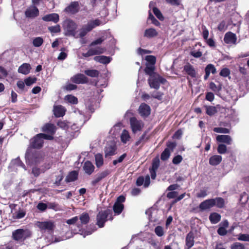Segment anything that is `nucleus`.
Here are the masks:
<instances>
[{
	"label": "nucleus",
	"instance_id": "1",
	"mask_svg": "<svg viewBox=\"0 0 249 249\" xmlns=\"http://www.w3.org/2000/svg\"><path fill=\"white\" fill-rule=\"evenodd\" d=\"M106 23L105 19H95L90 20L87 24L84 25L79 30V36L80 37H83L85 36L88 33L91 31L93 29L101 25Z\"/></svg>",
	"mask_w": 249,
	"mask_h": 249
},
{
	"label": "nucleus",
	"instance_id": "2",
	"mask_svg": "<svg viewBox=\"0 0 249 249\" xmlns=\"http://www.w3.org/2000/svg\"><path fill=\"white\" fill-rule=\"evenodd\" d=\"M64 34L67 36H72L75 37H79V34L76 36L75 30L77 28V24L72 20L67 19L63 23Z\"/></svg>",
	"mask_w": 249,
	"mask_h": 249
},
{
	"label": "nucleus",
	"instance_id": "3",
	"mask_svg": "<svg viewBox=\"0 0 249 249\" xmlns=\"http://www.w3.org/2000/svg\"><path fill=\"white\" fill-rule=\"evenodd\" d=\"M53 136L47 134L40 133L36 135L30 141V145L35 148H41L44 143V140H53Z\"/></svg>",
	"mask_w": 249,
	"mask_h": 249
},
{
	"label": "nucleus",
	"instance_id": "4",
	"mask_svg": "<svg viewBox=\"0 0 249 249\" xmlns=\"http://www.w3.org/2000/svg\"><path fill=\"white\" fill-rule=\"evenodd\" d=\"M112 220V212L110 210H107L104 211L100 212L96 217L97 225L99 228H102L104 226L105 222L107 220Z\"/></svg>",
	"mask_w": 249,
	"mask_h": 249
},
{
	"label": "nucleus",
	"instance_id": "5",
	"mask_svg": "<svg viewBox=\"0 0 249 249\" xmlns=\"http://www.w3.org/2000/svg\"><path fill=\"white\" fill-rule=\"evenodd\" d=\"M35 225L42 233H51L55 227L54 222L52 221H37Z\"/></svg>",
	"mask_w": 249,
	"mask_h": 249
},
{
	"label": "nucleus",
	"instance_id": "6",
	"mask_svg": "<svg viewBox=\"0 0 249 249\" xmlns=\"http://www.w3.org/2000/svg\"><path fill=\"white\" fill-rule=\"evenodd\" d=\"M166 80L158 74L152 76L148 79V83L150 88L156 89H159L160 84H164Z\"/></svg>",
	"mask_w": 249,
	"mask_h": 249
},
{
	"label": "nucleus",
	"instance_id": "7",
	"mask_svg": "<svg viewBox=\"0 0 249 249\" xmlns=\"http://www.w3.org/2000/svg\"><path fill=\"white\" fill-rule=\"evenodd\" d=\"M26 163L29 164H37L41 159L39 154L36 153H31V149L28 148L25 154Z\"/></svg>",
	"mask_w": 249,
	"mask_h": 249
},
{
	"label": "nucleus",
	"instance_id": "8",
	"mask_svg": "<svg viewBox=\"0 0 249 249\" xmlns=\"http://www.w3.org/2000/svg\"><path fill=\"white\" fill-rule=\"evenodd\" d=\"M130 124L132 131L134 133L141 131L144 126V124L141 120H138L135 117L130 118Z\"/></svg>",
	"mask_w": 249,
	"mask_h": 249
},
{
	"label": "nucleus",
	"instance_id": "9",
	"mask_svg": "<svg viewBox=\"0 0 249 249\" xmlns=\"http://www.w3.org/2000/svg\"><path fill=\"white\" fill-rule=\"evenodd\" d=\"M176 146V143L174 142H168L167 143V147L162 152L161 154V159L162 160H167L170 157L171 153L173 151Z\"/></svg>",
	"mask_w": 249,
	"mask_h": 249
},
{
	"label": "nucleus",
	"instance_id": "10",
	"mask_svg": "<svg viewBox=\"0 0 249 249\" xmlns=\"http://www.w3.org/2000/svg\"><path fill=\"white\" fill-rule=\"evenodd\" d=\"M227 110L231 111V110L229 108H225L219 105H217L216 107L209 106L206 107V113L210 116L214 115L218 111L224 112L227 111Z\"/></svg>",
	"mask_w": 249,
	"mask_h": 249
},
{
	"label": "nucleus",
	"instance_id": "11",
	"mask_svg": "<svg viewBox=\"0 0 249 249\" xmlns=\"http://www.w3.org/2000/svg\"><path fill=\"white\" fill-rule=\"evenodd\" d=\"M105 50L100 47H91L86 53L82 54L83 56L85 57H88L94 55L101 54L105 52Z\"/></svg>",
	"mask_w": 249,
	"mask_h": 249
},
{
	"label": "nucleus",
	"instance_id": "12",
	"mask_svg": "<svg viewBox=\"0 0 249 249\" xmlns=\"http://www.w3.org/2000/svg\"><path fill=\"white\" fill-rule=\"evenodd\" d=\"M27 18H34L39 15L38 8L35 5H31L28 7L25 12Z\"/></svg>",
	"mask_w": 249,
	"mask_h": 249
},
{
	"label": "nucleus",
	"instance_id": "13",
	"mask_svg": "<svg viewBox=\"0 0 249 249\" xmlns=\"http://www.w3.org/2000/svg\"><path fill=\"white\" fill-rule=\"evenodd\" d=\"M28 231L23 229H18L13 233V237L16 240H19L26 237Z\"/></svg>",
	"mask_w": 249,
	"mask_h": 249
},
{
	"label": "nucleus",
	"instance_id": "14",
	"mask_svg": "<svg viewBox=\"0 0 249 249\" xmlns=\"http://www.w3.org/2000/svg\"><path fill=\"white\" fill-rule=\"evenodd\" d=\"M71 81L76 84H84L88 82V78L83 74H77L71 78Z\"/></svg>",
	"mask_w": 249,
	"mask_h": 249
},
{
	"label": "nucleus",
	"instance_id": "15",
	"mask_svg": "<svg viewBox=\"0 0 249 249\" xmlns=\"http://www.w3.org/2000/svg\"><path fill=\"white\" fill-rule=\"evenodd\" d=\"M150 107L145 103L141 105L139 108V112L142 116L147 117L150 114Z\"/></svg>",
	"mask_w": 249,
	"mask_h": 249
},
{
	"label": "nucleus",
	"instance_id": "16",
	"mask_svg": "<svg viewBox=\"0 0 249 249\" xmlns=\"http://www.w3.org/2000/svg\"><path fill=\"white\" fill-rule=\"evenodd\" d=\"M109 174V171L107 170L101 172L97 174L95 177L94 179L92 181L91 184L93 185H95L98 182L101 181L102 179L106 177Z\"/></svg>",
	"mask_w": 249,
	"mask_h": 249
},
{
	"label": "nucleus",
	"instance_id": "17",
	"mask_svg": "<svg viewBox=\"0 0 249 249\" xmlns=\"http://www.w3.org/2000/svg\"><path fill=\"white\" fill-rule=\"evenodd\" d=\"M236 39L235 34L231 32L227 33L224 38V40L227 44H235Z\"/></svg>",
	"mask_w": 249,
	"mask_h": 249
},
{
	"label": "nucleus",
	"instance_id": "18",
	"mask_svg": "<svg viewBox=\"0 0 249 249\" xmlns=\"http://www.w3.org/2000/svg\"><path fill=\"white\" fill-rule=\"evenodd\" d=\"M216 141L221 143H225L227 144L230 145L232 142V139L229 135H219L216 137Z\"/></svg>",
	"mask_w": 249,
	"mask_h": 249
},
{
	"label": "nucleus",
	"instance_id": "19",
	"mask_svg": "<svg viewBox=\"0 0 249 249\" xmlns=\"http://www.w3.org/2000/svg\"><path fill=\"white\" fill-rule=\"evenodd\" d=\"M53 113L56 117H60L63 116L66 111L64 107L61 105L54 106Z\"/></svg>",
	"mask_w": 249,
	"mask_h": 249
},
{
	"label": "nucleus",
	"instance_id": "20",
	"mask_svg": "<svg viewBox=\"0 0 249 249\" xmlns=\"http://www.w3.org/2000/svg\"><path fill=\"white\" fill-rule=\"evenodd\" d=\"M45 21H53L57 23L59 21V16L57 14L53 13L44 16L42 18Z\"/></svg>",
	"mask_w": 249,
	"mask_h": 249
},
{
	"label": "nucleus",
	"instance_id": "21",
	"mask_svg": "<svg viewBox=\"0 0 249 249\" xmlns=\"http://www.w3.org/2000/svg\"><path fill=\"white\" fill-rule=\"evenodd\" d=\"M213 202V199H207L200 204L199 208L201 210L209 209L214 206Z\"/></svg>",
	"mask_w": 249,
	"mask_h": 249
},
{
	"label": "nucleus",
	"instance_id": "22",
	"mask_svg": "<svg viewBox=\"0 0 249 249\" xmlns=\"http://www.w3.org/2000/svg\"><path fill=\"white\" fill-rule=\"evenodd\" d=\"M184 71L191 77L196 76V71L194 67L190 64H187L184 66Z\"/></svg>",
	"mask_w": 249,
	"mask_h": 249
},
{
	"label": "nucleus",
	"instance_id": "23",
	"mask_svg": "<svg viewBox=\"0 0 249 249\" xmlns=\"http://www.w3.org/2000/svg\"><path fill=\"white\" fill-rule=\"evenodd\" d=\"M94 169V166L90 161H86L84 163L83 169L86 174L88 175L91 174L93 172Z\"/></svg>",
	"mask_w": 249,
	"mask_h": 249
},
{
	"label": "nucleus",
	"instance_id": "24",
	"mask_svg": "<svg viewBox=\"0 0 249 249\" xmlns=\"http://www.w3.org/2000/svg\"><path fill=\"white\" fill-rule=\"evenodd\" d=\"M194 244V235L193 232H190L186 237V246L187 249H190Z\"/></svg>",
	"mask_w": 249,
	"mask_h": 249
},
{
	"label": "nucleus",
	"instance_id": "25",
	"mask_svg": "<svg viewBox=\"0 0 249 249\" xmlns=\"http://www.w3.org/2000/svg\"><path fill=\"white\" fill-rule=\"evenodd\" d=\"M42 130L44 132H48L50 134V135L53 136L56 131V127L53 124H46L43 127Z\"/></svg>",
	"mask_w": 249,
	"mask_h": 249
},
{
	"label": "nucleus",
	"instance_id": "26",
	"mask_svg": "<svg viewBox=\"0 0 249 249\" xmlns=\"http://www.w3.org/2000/svg\"><path fill=\"white\" fill-rule=\"evenodd\" d=\"M158 32L154 28H151L145 30L144 36L147 38H153L158 36Z\"/></svg>",
	"mask_w": 249,
	"mask_h": 249
},
{
	"label": "nucleus",
	"instance_id": "27",
	"mask_svg": "<svg viewBox=\"0 0 249 249\" xmlns=\"http://www.w3.org/2000/svg\"><path fill=\"white\" fill-rule=\"evenodd\" d=\"M79 9V3L78 2H73L66 8V10L71 13L74 14L78 12Z\"/></svg>",
	"mask_w": 249,
	"mask_h": 249
},
{
	"label": "nucleus",
	"instance_id": "28",
	"mask_svg": "<svg viewBox=\"0 0 249 249\" xmlns=\"http://www.w3.org/2000/svg\"><path fill=\"white\" fill-rule=\"evenodd\" d=\"M149 7L150 8H152L153 12L158 18L160 20H163L164 19V17L158 8L155 7L154 2H151L149 4Z\"/></svg>",
	"mask_w": 249,
	"mask_h": 249
},
{
	"label": "nucleus",
	"instance_id": "29",
	"mask_svg": "<svg viewBox=\"0 0 249 249\" xmlns=\"http://www.w3.org/2000/svg\"><path fill=\"white\" fill-rule=\"evenodd\" d=\"M222 157L220 155H213L209 159V163L213 166L219 164L222 160Z\"/></svg>",
	"mask_w": 249,
	"mask_h": 249
},
{
	"label": "nucleus",
	"instance_id": "30",
	"mask_svg": "<svg viewBox=\"0 0 249 249\" xmlns=\"http://www.w3.org/2000/svg\"><path fill=\"white\" fill-rule=\"evenodd\" d=\"M105 156L107 157L108 156H111L114 155L116 154V147L114 145H107L106 147L105 148Z\"/></svg>",
	"mask_w": 249,
	"mask_h": 249
},
{
	"label": "nucleus",
	"instance_id": "31",
	"mask_svg": "<svg viewBox=\"0 0 249 249\" xmlns=\"http://www.w3.org/2000/svg\"><path fill=\"white\" fill-rule=\"evenodd\" d=\"M121 140L124 144H126L131 139L130 136L128 131L125 129L123 130L121 135Z\"/></svg>",
	"mask_w": 249,
	"mask_h": 249
},
{
	"label": "nucleus",
	"instance_id": "32",
	"mask_svg": "<svg viewBox=\"0 0 249 249\" xmlns=\"http://www.w3.org/2000/svg\"><path fill=\"white\" fill-rule=\"evenodd\" d=\"M94 59L97 62L105 64L109 63L111 61V58L109 57L104 55L95 56Z\"/></svg>",
	"mask_w": 249,
	"mask_h": 249
},
{
	"label": "nucleus",
	"instance_id": "33",
	"mask_svg": "<svg viewBox=\"0 0 249 249\" xmlns=\"http://www.w3.org/2000/svg\"><path fill=\"white\" fill-rule=\"evenodd\" d=\"M30 69L31 67L29 64L24 63L19 67L18 71L19 73L27 74L29 73Z\"/></svg>",
	"mask_w": 249,
	"mask_h": 249
},
{
	"label": "nucleus",
	"instance_id": "34",
	"mask_svg": "<svg viewBox=\"0 0 249 249\" xmlns=\"http://www.w3.org/2000/svg\"><path fill=\"white\" fill-rule=\"evenodd\" d=\"M95 164L97 167H101L104 164V159L102 155L97 154L95 155Z\"/></svg>",
	"mask_w": 249,
	"mask_h": 249
},
{
	"label": "nucleus",
	"instance_id": "35",
	"mask_svg": "<svg viewBox=\"0 0 249 249\" xmlns=\"http://www.w3.org/2000/svg\"><path fill=\"white\" fill-rule=\"evenodd\" d=\"M154 66L146 64L144 71L146 74L149 75V77H151L152 76L157 74V73L154 72Z\"/></svg>",
	"mask_w": 249,
	"mask_h": 249
},
{
	"label": "nucleus",
	"instance_id": "36",
	"mask_svg": "<svg viewBox=\"0 0 249 249\" xmlns=\"http://www.w3.org/2000/svg\"><path fill=\"white\" fill-rule=\"evenodd\" d=\"M220 219V215L216 213H212L209 216V219L213 224L218 223Z\"/></svg>",
	"mask_w": 249,
	"mask_h": 249
},
{
	"label": "nucleus",
	"instance_id": "37",
	"mask_svg": "<svg viewBox=\"0 0 249 249\" xmlns=\"http://www.w3.org/2000/svg\"><path fill=\"white\" fill-rule=\"evenodd\" d=\"M214 203V206H216L218 208H222L224 206V200L221 197H216L213 199Z\"/></svg>",
	"mask_w": 249,
	"mask_h": 249
},
{
	"label": "nucleus",
	"instance_id": "38",
	"mask_svg": "<svg viewBox=\"0 0 249 249\" xmlns=\"http://www.w3.org/2000/svg\"><path fill=\"white\" fill-rule=\"evenodd\" d=\"M77 176L78 174L77 172L75 171H72L67 176L66 178V181L67 182L73 181L76 179Z\"/></svg>",
	"mask_w": 249,
	"mask_h": 249
},
{
	"label": "nucleus",
	"instance_id": "39",
	"mask_svg": "<svg viewBox=\"0 0 249 249\" xmlns=\"http://www.w3.org/2000/svg\"><path fill=\"white\" fill-rule=\"evenodd\" d=\"M44 42L42 37H36L33 39V45L36 47H40Z\"/></svg>",
	"mask_w": 249,
	"mask_h": 249
},
{
	"label": "nucleus",
	"instance_id": "40",
	"mask_svg": "<svg viewBox=\"0 0 249 249\" xmlns=\"http://www.w3.org/2000/svg\"><path fill=\"white\" fill-rule=\"evenodd\" d=\"M124 205L123 204H119L118 203H115L113 206L114 212L117 214H119L121 213L124 209Z\"/></svg>",
	"mask_w": 249,
	"mask_h": 249
},
{
	"label": "nucleus",
	"instance_id": "41",
	"mask_svg": "<svg viewBox=\"0 0 249 249\" xmlns=\"http://www.w3.org/2000/svg\"><path fill=\"white\" fill-rule=\"evenodd\" d=\"M78 218L80 219L82 224H87L89 220V217L88 213H82Z\"/></svg>",
	"mask_w": 249,
	"mask_h": 249
},
{
	"label": "nucleus",
	"instance_id": "42",
	"mask_svg": "<svg viewBox=\"0 0 249 249\" xmlns=\"http://www.w3.org/2000/svg\"><path fill=\"white\" fill-rule=\"evenodd\" d=\"M65 100L72 104H77L78 100L76 97L71 95H68L65 97Z\"/></svg>",
	"mask_w": 249,
	"mask_h": 249
},
{
	"label": "nucleus",
	"instance_id": "43",
	"mask_svg": "<svg viewBox=\"0 0 249 249\" xmlns=\"http://www.w3.org/2000/svg\"><path fill=\"white\" fill-rule=\"evenodd\" d=\"M84 72L87 75L92 77H97L99 75V71L95 70H85Z\"/></svg>",
	"mask_w": 249,
	"mask_h": 249
},
{
	"label": "nucleus",
	"instance_id": "44",
	"mask_svg": "<svg viewBox=\"0 0 249 249\" xmlns=\"http://www.w3.org/2000/svg\"><path fill=\"white\" fill-rule=\"evenodd\" d=\"M155 232L159 237L162 236L164 234L163 228L160 226H157L155 229Z\"/></svg>",
	"mask_w": 249,
	"mask_h": 249
},
{
	"label": "nucleus",
	"instance_id": "45",
	"mask_svg": "<svg viewBox=\"0 0 249 249\" xmlns=\"http://www.w3.org/2000/svg\"><path fill=\"white\" fill-rule=\"evenodd\" d=\"M145 60L147 62L146 64L154 66L156 59V57L153 55H148L146 56Z\"/></svg>",
	"mask_w": 249,
	"mask_h": 249
},
{
	"label": "nucleus",
	"instance_id": "46",
	"mask_svg": "<svg viewBox=\"0 0 249 249\" xmlns=\"http://www.w3.org/2000/svg\"><path fill=\"white\" fill-rule=\"evenodd\" d=\"M160 162V160L158 158L154 159L152 162V168L150 170L156 171L159 167Z\"/></svg>",
	"mask_w": 249,
	"mask_h": 249
},
{
	"label": "nucleus",
	"instance_id": "47",
	"mask_svg": "<svg viewBox=\"0 0 249 249\" xmlns=\"http://www.w3.org/2000/svg\"><path fill=\"white\" fill-rule=\"evenodd\" d=\"M205 72H209L210 74L212 73L213 74H214L216 73V69L213 65L210 64H208L206 67L205 68Z\"/></svg>",
	"mask_w": 249,
	"mask_h": 249
},
{
	"label": "nucleus",
	"instance_id": "48",
	"mask_svg": "<svg viewBox=\"0 0 249 249\" xmlns=\"http://www.w3.org/2000/svg\"><path fill=\"white\" fill-rule=\"evenodd\" d=\"M213 131L216 133L227 134L230 133V130L226 128L215 127Z\"/></svg>",
	"mask_w": 249,
	"mask_h": 249
},
{
	"label": "nucleus",
	"instance_id": "49",
	"mask_svg": "<svg viewBox=\"0 0 249 249\" xmlns=\"http://www.w3.org/2000/svg\"><path fill=\"white\" fill-rule=\"evenodd\" d=\"M12 163L15 164L18 166H20L22 167L25 170H26L25 168V165L20 160L19 158H17L12 161Z\"/></svg>",
	"mask_w": 249,
	"mask_h": 249
},
{
	"label": "nucleus",
	"instance_id": "50",
	"mask_svg": "<svg viewBox=\"0 0 249 249\" xmlns=\"http://www.w3.org/2000/svg\"><path fill=\"white\" fill-rule=\"evenodd\" d=\"M148 19L151 20L152 23L156 26H158L160 25V22L155 18L150 12L149 13Z\"/></svg>",
	"mask_w": 249,
	"mask_h": 249
},
{
	"label": "nucleus",
	"instance_id": "51",
	"mask_svg": "<svg viewBox=\"0 0 249 249\" xmlns=\"http://www.w3.org/2000/svg\"><path fill=\"white\" fill-rule=\"evenodd\" d=\"M227 147L223 144H220L217 147V151L219 154H225L227 151Z\"/></svg>",
	"mask_w": 249,
	"mask_h": 249
},
{
	"label": "nucleus",
	"instance_id": "52",
	"mask_svg": "<svg viewBox=\"0 0 249 249\" xmlns=\"http://www.w3.org/2000/svg\"><path fill=\"white\" fill-rule=\"evenodd\" d=\"M48 30L51 33H57L60 31V27L59 25H56L54 26L49 27Z\"/></svg>",
	"mask_w": 249,
	"mask_h": 249
},
{
	"label": "nucleus",
	"instance_id": "53",
	"mask_svg": "<svg viewBox=\"0 0 249 249\" xmlns=\"http://www.w3.org/2000/svg\"><path fill=\"white\" fill-rule=\"evenodd\" d=\"M238 239L240 241H249V234H240L238 235Z\"/></svg>",
	"mask_w": 249,
	"mask_h": 249
},
{
	"label": "nucleus",
	"instance_id": "54",
	"mask_svg": "<svg viewBox=\"0 0 249 249\" xmlns=\"http://www.w3.org/2000/svg\"><path fill=\"white\" fill-rule=\"evenodd\" d=\"M57 125L63 129H67L68 128V123L65 121H60L57 123Z\"/></svg>",
	"mask_w": 249,
	"mask_h": 249
},
{
	"label": "nucleus",
	"instance_id": "55",
	"mask_svg": "<svg viewBox=\"0 0 249 249\" xmlns=\"http://www.w3.org/2000/svg\"><path fill=\"white\" fill-rule=\"evenodd\" d=\"M182 159L181 156L177 155L173 158L172 162L174 164H178L181 162Z\"/></svg>",
	"mask_w": 249,
	"mask_h": 249
},
{
	"label": "nucleus",
	"instance_id": "56",
	"mask_svg": "<svg viewBox=\"0 0 249 249\" xmlns=\"http://www.w3.org/2000/svg\"><path fill=\"white\" fill-rule=\"evenodd\" d=\"M190 54L195 58H199L202 56V52L200 51L193 50L190 52Z\"/></svg>",
	"mask_w": 249,
	"mask_h": 249
},
{
	"label": "nucleus",
	"instance_id": "57",
	"mask_svg": "<svg viewBox=\"0 0 249 249\" xmlns=\"http://www.w3.org/2000/svg\"><path fill=\"white\" fill-rule=\"evenodd\" d=\"M36 81V78L29 77L25 79V83L27 86H31Z\"/></svg>",
	"mask_w": 249,
	"mask_h": 249
},
{
	"label": "nucleus",
	"instance_id": "58",
	"mask_svg": "<svg viewBox=\"0 0 249 249\" xmlns=\"http://www.w3.org/2000/svg\"><path fill=\"white\" fill-rule=\"evenodd\" d=\"M104 40H105L104 37H100V38L97 39L96 40H94V41L92 42L91 43L90 46L91 47H93L95 45H96L98 44H100L103 42V41Z\"/></svg>",
	"mask_w": 249,
	"mask_h": 249
},
{
	"label": "nucleus",
	"instance_id": "59",
	"mask_svg": "<svg viewBox=\"0 0 249 249\" xmlns=\"http://www.w3.org/2000/svg\"><path fill=\"white\" fill-rule=\"evenodd\" d=\"M230 73V71L228 68L222 69L220 72V75L223 77H227Z\"/></svg>",
	"mask_w": 249,
	"mask_h": 249
},
{
	"label": "nucleus",
	"instance_id": "60",
	"mask_svg": "<svg viewBox=\"0 0 249 249\" xmlns=\"http://www.w3.org/2000/svg\"><path fill=\"white\" fill-rule=\"evenodd\" d=\"M126 155V154H124L122 155L121 156H120L118 159L115 160L113 161V165H115L118 163L121 162L125 158Z\"/></svg>",
	"mask_w": 249,
	"mask_h": 249
},
{
	"label": "nucleus",
	"instance_id": "61",
	"mask_svg": "<svg viewBox=\"0 0 249 249\" xmlns=\"http://www.w3.org/2000/svg\"><path fill=\"white\" fill-rule=\"evenodd\" d=\"M78 216H75L71 219L67 220L66 222L69 225H73L78 221Z\"/></svg>",
	"mask_w": 249,
	"mask_h": 249
},
{
	"label": "nucleus",
	"instance_id": "62",
	"mask_svg": "<svg viewBox=\"0 0 249 249\" xmlns=\"http://www.w3.org/2000/svg\"><path fill=\"white\" fill-rule=\"evenodd\" d=\"M63 178V175L62 173L60 172L59 175L56 177V180L54 182V184L56 185H59L60 184V181L62 180Z\"/></svg>",
	"mask_w": 249,
	"mask_h": 249
},
{
	"label": "nucleus",
	"instance_id": "63",
	"mask_svg": "<svg viewBox=\"0 0 249 249\" xmlns=\"http://www.w3.org/2000/svg\"><path fill=\"white\" fill-rule=\"evenodd\" d=\"M25 215V213L23 211H20L15 214L14 217L17 219L23 218Z\"/></svg>",
	"mask_w": 249,
	"mask_h": 249
},
{
	"label": "nucleus",
	"instance_id": "64",
	"mask_svg": "<svg viewBox=\"0 0 249 249\" xmlns=\"http://www.w3.org/2000/svg\"><path fill=\"white\" fill-rule=\"evenodd\" d=\"M231 249H244V246L240 243H236L233 244L231 247Z\"/></svg>",
	"mask_w": 249,
	"mask_h": 249
}]
</instances>
